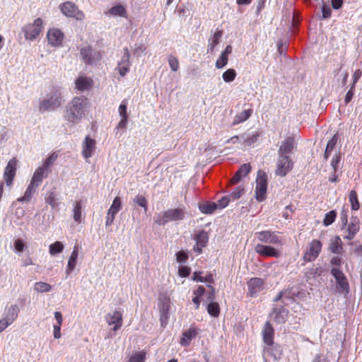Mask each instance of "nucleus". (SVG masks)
<instances>
[{"mask_svg": "<svg viewBox=\"0 0 362 362\" xmlns=\"http://www.w3.org/2000/svg\"><path fill=\"white\" fill-rule=\"evenodd\" d=\"M361 76H362V71L361 69H357L354 71L353 76H352L353 81L351 84V86H352V88L356 87V84L357 83V82L358 81V80L360 79Z\"/></svg>", "mask_w": 362, "mask_h": 362, "instance_id": "58", "label": "nucleus"}, {"mask_svg": "<svg viewBox=\"0 0 362 362\" xmlns=\"http://www.w3.org/2000/svg\"><path fill=\"white\" fill-rule=\"evenodd\" d=\"M188 255L186 252L180 250L176 253V259L178 262L185 263L188 259Z\"/></svg>", "mask_w": 362, "mask_h": 362, "instance_id": "55", "label": "nucleus"}, {"mask_svg": "<svg viewBox=\"0 0 362 362\" xmlns=\"http://www.w3.org/2000/svg\"><path fill=\"white\" fill-rule=\"evenodd\" d=\"M339 139V136L337 134H335L332 139L328 141L327 144V147L324 153V158L327 160L329 156L331 155L332 151L335 148V146Z\"/></svg>", "mask_w": 362, "mask_h": 362, "instance_id": "32", "label": "nucleus"}, {"mask_svg": "<svg viewBox=\"0 0 362 362\" xmlns=\"http://www.w3.org/2000/svg\"><path fill=\"white\" fill-rule=\"evenodd\" d=\"M42 29L43 21L41 18H37L33 23L26 24L22 30L26 40H34L39 36Z\"/></svg>", "mask_w": 362, "mask_h": 362, "instance_id": "6", "label": "nucleus"}, {"mask_svg": "<svg viewBox=\"0 0 362 362\" xmlns=\"http://www.w3.org/2000/svg\"><path fill=\"white\" fill-rule=\"evenodd\" d=\"M341 161V155L339 153H336L331 161V165L334 171L338 170L339 164Z\"/></svg>", "mask_w": 362, "mask_h": 362, "instance_id": "53", "label": "nucleus"}, {"mask_svg": "<svg viewBox=\"0 0 362 362\" xmlns=\"http://www.w3.org/2000/svg\"><path fill=\"white\" fill-rule=\"evenodd\" d=\"M194 239L196 240V245L194 247V250L198 254H200L202 252V248L206 247L208 243V233L204 230H201L195 234Z\"/></svg>", "mask_w": 362, "mask_h": 362, "instance_id": "19", "label": "nucleus"}, {"mask_svg": "<svg viewBox=\"0 0 362 362\" xmlns=\"http://www.w3.org/2000/svg\"><path fill=\"white\" fill-rule=\"evenodd\" d=\"M118 112H119V116L121 117H128L127 100H124L122 101L120 105L119 106Z\"/></svg>", "mask_w": 362, "mask_h": 362, "instance_id": "50", "label": "nucleus"}, {"mask_svg": "<svg viewBox=\"0 0 362 362\" xmlns=\"http://www.w3.org/2000/svg\"><path fill=\"white\" fill-rule=\"evenodd\" d=\"M332 275L334 277L337 288L339 292H349V285L348 280L339 268L333 267L331 270Z\"/></svg>", "mask_w": 362, "mask_h": 362, "instance_id": "12", "label": "nucleus"}, {"mask_svg": "<svg viewBox=\"0 0 362 362\" xmlns=\"http://www.w3.org/2000/svg\"><path fill=\"white\" fill-rule=\"evenodd\" d=\"M207 287L210 289L207 293V299L209 300H214L216 298L215 288L210 284L207 285Z\"/></svg>", "mask_w": 362, "mask_h": 362, "instance_id": "64", "label": "nucleus"}, {"mask_svg": "<svg viewBox=\"0 0 362 362\" xmlns=\"http://www.w3.org/2000/svg\"><path fill=\"white\" fill-rule=\"evenodd\" d=\"M60 10L63 14L69 18H74L77 21L84 19V13L78 10V7L70 1H66L60 5Z\"/></svg>", "mask_w": 362, "mask_h": 362, "instance_id": "9", "label": "nucleus"}, {"mask_svg": "<svg viewBox=\"0 0 362 362\" xmlns=\"http://www.w3.org/2000/svg\"><path fill=\"white\" fill-rule=\"evenodd\" d=\"M267 190V175L265 172L259 170L257 172L255 187V198L258 202H262L266 198Z\"/></svg>", "mask_w": 362, "mask_h": 362, "instance_id": "7", "label": "nucleus"}, {"mask_svg": "<svg viewBox=\"0 0 362 362\" xmlns=\"http://www.w3.org/2000/svg\"><path fill=\"white\" fill-rule=\"evenodd\" d=\"M349 200L351 204L352 211H357L360 209V204L358 199V194L356 190L352 189L349 192Z\"/></svg>", "mask_w": 362, "mask_h": 362, "instance_id": "33", "label": "nucleus"}, {"mask_svg": "<svg viewBox=\"0 0 362 362\" xmlns=\"http://www.w3.org/2000/svg\"><path fill=\"white\" fill-rule=\"evenodd\" d=\"M34 289L40 293L49 292L52 289V286L45 282H37L34 286Z\"/></svg>", "mask_w": 362, "mask_h": 362, "instance_id": "44", "label": "nucleus"}, {"mask_svg": "<svg viewBox=\"0 0 362 362\" xmlns=\"http://www.w3.org/2000/svg\"><path fill=\"white\" fill-rule=\"evenodd\" d=\"M64 247V245L62 242L56 241L49 245V252L51 255L54 256L62 252Z\"/></svg>", "mask_w": 362, "mask_h": 362, "instance_id": "39", "label": "nucleus"}, {"mask_svg": "<svg viewBox=\"0 0 362 362\" xmlns=\"http://www.w3.org/2000/svg\"><path fill=\"white\" fill-rule=\"evenodd\" d=\"M230 199L231 198L230 196L223 197L221 199L218 200L217 203H216L217 208L223 209L227 206L230 202Z\"/></svg>", "mask_w": 362, "mask_h": 362, "instance_id": "54", "label": "nucleus"}, {"mask_svg": "<svg viewBox=\"0 0 362 362\" xmlns=\"http://www.w3.org/2000/svg\"><path fill=\"white\" fill-rule=\"evenodd\" d=\"M354 90H355V87L352 88V86H351L349 90H348V92L346 93V94L345 95V98H344L345 105L349 104L351 101V100L354 97Z\"/></svg>", "mask_w": 362, "mask_h": 362, "instance_id": "57", "label": "nucleus"}, {"mask_svg": "<svg viewBox=\"0 0 362 362\" xmlns=\"http://www.w3.org/2000/svg\"><path fill=\"white\" fill-rule=\"evenodd\" d=\"M262 333L264 344L269 347L273 346L274 343V329L269 321L265 322Z\"/></svg>", "mask_w": 362, "mask_h": 362, "instance_id": "18", "label": "nucleus"}, {"mask_svg": "<svg viewBox=\"0 0 362 362\" xmlns=\"http://www.w3.org/2000/svg\"><path fill=\"white\" fill-rule=\"evenodd\" d=\"M247 285L248 296L254 297L264 289V281L261 278L254 277L247 282Z\"/></svg>", "mask_w": 362, "mask_h": 362, "instance_id": "16", "label": "nucleus"}, {"mask_svg": "<svg viewBox=\"0 0 362 362\" xmlns=\"http://www.w3.org/2000/svg\"><path fill=\"white\" fill-rule=\"evenodd\" d=\"M281 234V233L277 230H265L256 232L255 236L262 244L282 246L284 241Z\"/></svg>", "mask_w": 362, "mask_h": 362, "instance_id": "3", "label": "nucleus"}, {"mask_svg": "<svg viewBox=\"0 0 362 362\" xmlns=\"http://www.w3.org/2000/svg\"><path fill=\"white\" fill-rule=\"evenodd\" d=\"M197 335V329L194 327H191L187 331L184 332L180 339V344L183 346H188L193 338Z\"/></svg>", "mask_w": 362, "mask_h": 362, "instance_id": "27", "label": "nucleus"}, {"mask_svg": "<svg viewBox=\"0 0 362 362\" xmlns=\"http://www.w3.org/2000/svg\"><path fill=\"white\" fill-rule=\"evenodd\" d=\"M191 272V269L187 266L180 267L178 269V274L181 277H187Z\"/></svg>", "mask_w": 362, "mask_h": 362, "instance_id": "56", "label": "nucleus"}, {"mask_svg": "<svg viewBox=\"0 0 362 362\" xmlns=\"http://www.w3.org/2000/svg\"><path fill=\"white\" fill-rule=\"evenodd\" d=\"M14 247L17 252H22L24 250L25 245L21 239H17L14 242Z\"/></svg>", "mask_w": 362, "mask_h": 362, "instance_id": "62", "label": "nucleus"}, {"mask_svg": "<svg viewBox=\"0 0 362 362\" xmlns=\"http://www.w3.org/2000/svg\"><path fill=\"white\" fill-rule=\"evenodd\" d=\"M293 168V162L289 156H279L275 174L280 177H285Z\"/></svg>", "mask_w": 362, "mask_h": 362, "instance_id": "8", "label": "nucleus"}, {"mask_svg": "<svg viewBox=\"0 0 362 362\" xmlns=\"http://www.w3.org/2000/svg\"><path fill=\"white\" fill-rule=\"evenodd\" d=\"M329 250L334 254H341L343 250L341 240L339 236H335L332 240L328 247Z\"/></svg>", "mask_w": 362, "mask_h": 362, "instance_id": "30", "label": "nucleus"}, {"mask_svg": "<svg viewBox=\"0 0 362 362\" xmlns=\"http://www.w3.org/2000/svg\"><path fill=\"white\" fill-rule=\"evenodd\" d=\"M62 93L55 89L52 93L47 95V98L42 100L40 103L39 109L40 112L46 111H53L61 107L63 103Z\"/></svg>", "mask_w": 362, "mask_h": 362, "instance_id": "4", "label": "nucleus"}, {"mask_svg": "<svg viewBox=\"0 0 362 362\" xmlns=\"http://www.w3.org/2000/svg\"><path fill=\"white\" fill-rule=\"evenodd\" d=\"M108 13L112 16H119L122 17L127 18V12L126 8L122 5H117L112 7L109 11Z\"/></svg>", "mask_w": 362, "mask_h": 362, "instance_id": "36", "label": "nucleus"}, {"mask_svg": "<svg viewBox=\"0 0 362 362\" xmlns=\"http://www.w3.org/2000/svg\"><path fill=\"white\" fill-rule=\"evenodd\" d=\"M57 196L55 188L48 191L45 196V204L49 205L52 209H57L59 206Z\"/></svg>", "mask_w": 362, "mask_h": 362, "instance_id": "28", "label": "nucleus"}, {"mask_svg": "<svg viewBox=\"0 0 362 362\" xmlns=\"http://www.w3.org/2000/svg\"><path fill=\"white\" fill-rule=\"evenodd\" d=\"M88 106V98L85 96L74 97L66 106L64 118L71 122H78L84 116Z\"/></svg>", "mask_w": 362, "mask_h": 362, "instance_id": "1", "label": "nucleus"}, {"mask_svg": "<svg viewBox=\"0 0 362 362\" xmlns=\"http://www.w3.org/2000/svg\"><path fill=\"white\" fill-rule=\"evenodd\" d=\"M168 63L173 71H177L179 69V61L175 57L170 55L168 57Z\"/></svg>", "mask_w": 362, "mask_h": 362, "instance_id": "48", "label": "nucleus"}, {"mask_svg": "<svg viewBox=\"0 0 362 362\" xmlns=\"http://www.w3.org/2000/svg\"><path fill=\"white\" fill-rule=\"evenodd\" d=\"M255 251L259 255L264 257H275L279 258L281 255V252L277 248L270 245L258 243L255 247Z\"/></svg>", "mask_w": 362, "mask_h": 362, "instance_id": "11", "label": "nucleus"}, {"mask_svg": "<svg viewBox=\"0 0 362 362\" xmlns=\"http://www.w3.org/2000/svg\"><path fill=\"white\" fill-rule=\"evenodd\" d=\"M217 209V205L215 202H209L199 206V209L202 213L205 214H211Z\"/></svg>", "mask_w": 362, "mask_h": 362, "instance_id": "40", "label": "nucleus"}, {"mask_svg": "<svg viewBox=\"0 0 362 362\" xmlns=\"http://www.w3.org/2000/svg\"><path fill=\"white\" fill-rule=\"evenodd\" d=\"M117 213H118V211L117 210L112 209L110 206V208L109 209V210L107 211V217H106V221H105L106 226H109L112 224V223L115 220V216Z\"/></svg>", "mask_w": 362, "mask_h": 362, "instance_id": "47", "label": "nucleus"}, {"mask_svg": "<svg viewBox=\"0 0 362 362\" xmlns=\"http://www.w3.org/2000/svg\"><path fill=\"white\" fill-rule=\"evenodd\" d=\"M106 320L109 326L113 325L112 330L117 331L122 325V314L118 310H115L112 314H108Z\"/></svg>", "mask_w": 362, "mask_h": 362, "instance_id": "20", "label": "nucleus"}, {"mask_svg": "<svg viewBox=\"0 0 362 362\" xmlns=\"http://www.w3.org/2000/svg\"><path fill=\"white\" fill-rule=\"evenodd\" d=\"M337 217V212L334 210H332L325 214V218L323 220V223L325 226H328L333 223Z\"/></svg>", "mask_w": 362, "mask_h": 362, "instance_id": "46", "label": "nucleus"}, {"mask_svg": "<svg viewBox=\"0 0 362 362\" xmlns=\"http://www.w3.org/2000/svg\"><path fill=\"white\" fill-rule=\"evenodd\" d=\"M259 136V134L256 133V134H252L250 136H248L247 139H245L244 140V144L245 145L250 146L252 144L255 143L257 141Z\"/></svg>", "mask_w": 362, "mask_h": 362, "instance_id": "61", "label": "nucleus"}, {"mask_svg": "<svg viewBox=\"0 0 362 362\" xmlns=\"http://www.w3.org/2000/svg\"><path fill=\"white\" fill-rule=\"evenodd\" d=\"M19 313V308L16 305H11L8 308L6 316V319L9 321V322L13 323V322L17 318Z\"/></svg>", "mask_w": 362, "mask_h": 362, "instance_id": "37", "label": "nucleus"}, {"mask_svg": "<svg viewBox=\"0 0 362 362\" xmlns=\"http://www.w3.org/2000/svg\"><path fill=\"white\" fill-rule=\"evenodd\" d=\"M322 248V243L317 239H313L306 246L303 252V259L305 262L315 260L320 255Z\"/></svg>", "mask_w": 362, "mask_h": 362, "instance_id": "5", "label": "nucleus"}, {"mask_svg": "<svg viewBox=\"0 0 362 362\" xmlns=\"http://www.w3.org/2000/svg\"><path fill=\"white\" fill-rule=\"evenodd\" d=\"M222 36V31L217 30L213 35L212 40L209 41L208 45V52H213L214 47L218 44L220 38Z\"/></svg>", "mask_w": 362, "mask_h": 362, "instance_id": "42", "label": "nucleus"}, {"mask_svg": "<svg viewBox=\"0 0 362 362\" xmlns=\"http://www.w3.org/2000/svg\"><path fill=\"white\" fill-rule=\"evenodd\" d=\"M18 160L16 158L11 159L5 168L4 172V179L6 185L11 187L13 185L14 177L16 174Z\"/></svg>", "mask_w": 362, "mask_h": 362, "instance_id": "14", "label": "nucleus"}, {"mask_svg": "<svg viewBox=\"0 0 362 362\" xmlns=\"http://www.w3.org/2000/svg\"><path fill=\"white\" fill-rule=\"evenodd\" d=\"M206 310L211 317H218L221 312L220 305L217 302H211L208 304Z\"/></svg>", "mask_w": 362, "mask_h": 362, "instance_id": "34", "label": "nucleus"}, {"mask_svg": "<svg viewBox=\"0 0 362 362\" xmlns=\"http://www.w3.org/2000/svg\"><path fill=\"white\" fill-rule=\"evenodd\" d=\"M146 355V354L144 351L136 352L130 356L127 362H144Z\"/></svg>", "mask_w": 362, "mask_h": 362, "instance_id": "43", "label": "nucleus"}, {"mask_svg": "<svg viewBox=\"0 0 362 362\" xmlns=\"http://www.w3.org/2000/svg\"><path fill=\"white\" fill-rule=\"evenodd\" d=\"M82 156L84 158H90L96 148V141L94 139L86 136L82 144Z\"/></svg>", "mask_w": 362, "mask_h": 362, "instance_id": "17", "label": "nucleus"}, {"mask_svg": "<svg viewBox=\"0 0 362 362\" xmlns=\"http://www.w3.org/2000/svg\"><path fill=\"white\" fill-rule=\"evenodd\" d=\"M344 228V239L353 240L360 230V221L355 216L351 217L350 222L347 223Z\"/></svg>", "mask_w": 362, "mask_h": 362, "instance_id": "13", "label": "nucleus"}, {"mask_svg": "<svg viewBox=\"0 0 362 362\" xmlns=\"http://www.w3.org/2000/svg\"><path fill=\"white\" fill-rule=\"evenodd\" d=\"M58 158V154L56 152H52L44 161L42 165H41L46 170H48L49 173H51V167L53 165L54 162L57 160Z\"/></svg>", "mask_w": 362, "mask_h": 362, "instance_id": "38", "label": "nucleus"}, {"mask_svg": "<svg viewBox=\"0 0 362 362\" xmlns=\"http://www.w3.org/2000/svg\"><path fill=\"white\" fill-rule=\"evenodd\" d=\"M228 57L225 54H221L220 57L216 62V67L217 69H221L225 66L228 63Z\"/></svg>", "mask_w": 362, "mask_h": 362, "instance_id": "51", "label": "nucleus"}, {"mask_svg": "<svg viewBox=\"0 0 362 362\" xmlns=\"http://www.w3.org/2000/svg\"><path fill=\"white\" fill-rule=\"evenodd\" d=\"M38 186L35 185V184L30 182L28 187L24 192L23 196L18 198L17 201L20 202H29L31 201L33 195L36 192V189Z\"/></svg>", "mask_w": 362, "mask_h": 362, "instance_id": "29", "label": "nucleus"}, {"mask_svg": "<svg viewBox=\"0 0 362 362\" xmlns=\"http://www.w3.org/2000/svg\"><path fill=\"white\" fill-rule=\"evenodd\" d=\"M49 173L48 170L40 166L34 172L30 182L39 187L42 184L43 179L46 178Z\"/></svg>", "mask_w": 362, "mask_h": 362, "instance_id": "23", "label": "nucleus"}, {"mask_svg": "<svg viewBox=\"0 0 362 362\" xmlns=\"http://www.w3.org/2000/svg\"><path fill=\"white\" fill-rule=\"evenodd\" d=\"M251 169L250 163L243 164L230 179V184L235 185L238 183L243 177L247 176L250 173Z\"/></svg>", "mask_w": 362, "mask_h": 362, "instance_id": "21", "label": "nucleus"}, {"mask_svg": "<svg viewBox=\"0 0 362 362\" xmlns=\"http://www.w3.org/2000/svg\"><path fill=\"white\" fill-rule=\"evenodd\" d=\"M159 301V309L160 312L161 319L163 317L167 318L170 310V298L169 296L165 295L160 297Z\"/></svg>", "mask_w": 362, "mask_h": 362, "instance_id": "25", "label": "nucleus"}, {"mask_svg": "<svg viewBox=\"0 0 362 362\" xmlns=\"http://www.w3.org/2000/svg\"><path fill=\"white\" fill-rule=\"evenodd\" d=\"M81 56L86 64L92 65L101 60L102 56L99 51L93 49L90 46L81 48Z\"/></svg>", "mask_w": 362, "mask_h": 362, "instance_id": "10", "label": "nucleus"}, {"mask_svg": "<svg viewBox=\"0 0 362 362\" xmlns=\"http://www.w3.org/2000/svg\"><path fill=\"white\" fill-rule=\"evenodd\" d=\"M81 209L82 202L81 201H76L74 203L73 209V218L76 223L81 222Z\"/></svg>", "mask_w": 362, "mask_h": 362, "instance_id": "35", "label": "nucleus"}, {"mask_svg": "<svg viewBox=\"0 0 362 362\" xmlns=\"http://www.w3.org/2000/svg\"><path fill=\"white\" fill-rule=\"evenodd\" d=\"M205 288L203 286H199L197 289L193 291L194 297L202 298L205 293Z\"/></svg>", "mask_w": 362, "mask_h": 362, "instance_id": "63", "label": "nucleus"}, {"mask_svg": "<svg viewBox=\"0 0 362 362\" xmlns=\"http://www.w3.org/2000/svg\"><path fill=\"white\" fill-rule=\"evenodd\" d=\"M130 61L121 60L118 62L117 68L121 76H124L129 71Z\"/></svg>", "mask_w": 362, "mask_h": 362, "instance_id": "41", "label": "nucleus"}, {"mask_svg": "<svg viewBox=\"0 0 362 362\" xmlns=\"http://www.w3.org/2000/svg\"><path fill=\"white\" fill-rule=\"evenodd\" d=\"M294 146V139L293 137H287L281 144L278 151L279 156H288L293 150Z\"/></svg>", "mask_w": 362, "mask_h": 362, "instance_id": "24", "label": "nucleus"}, {"mask_svg": "<svg viewBox=\"0 0 362 362\" xmlns=\"http://www.w3.org/2000/svg\"><path fill=\"white\" fill-rule=\"evenodd\" d=\"M93 86V79L86 76H79L75 81L76 88L79 91L88 90L90 89Z\"/></svg>", "mask_w": 362, "mask_h": 362, "instance_id": "22", "label": "nucleus"}, {"mask_svg": "<svg viewBox=\"0 0 362 362\" xmlns=\"http://www.w3.org/2000/svg\"><path fill=\"white\" fill-rule=\"evenodd\" d=\"M252 109H247L236 115L233 121V125H237L246 121L252 115Z\"/></svg>", "mask_w": 362, "mask_h": 362, "instance_id": "31", "label": "nucleus"}, {"mask_svg": "<svg viewBox=\"0 0 362 362\" xmlns=\"http://www.w3.org/2000/svg\"><path fill=\"white\" fill-rule=\"evenodd\" d=\"M134 202L136 203L139 206L143 207L145 211L147 210L148 202L144 196L138 194L134 199Z\"/></svg>", "mask_w": 362, "mask_h": 362, "instance_id": "49", "label": "nucleus"}, {"mask_svg": "<svg viewBox=\"0 0 362 362\" xmlns=\"http://www.w3.org/2000/svg\"><path fill=\"white\" fill-rule=\"evenodd\" d=\"M236 71L233 69H229L223 74V79L225 82L229 83L235 80L236 77Z\"/></svg>", "mask_w": 362, "mask_h": 362, "instance_id": "45", "label": "nucleus"}, {"mask_svg": "<svg viewBox=\"0 0 362 362\" xmlns=\"http://www.w3.org/2000/svg\"><path fill=\"white\" fill-rule=\"evenodd\" d=\"M185 208H175L164 211L158 214L155 219V223L159 226H164L168 222L182 221L185 218Z\"/></svg>", "mask_w": 362, "mask_h": 362, "instance_id": "2", "label": "nucleus"}, {"mask_svg": "<svg viewBox=\"0 0 362 362\" xmlns=\"http://www.w3.org/2000/svg\"><path fill=\"white\" fill-rule=\"evenodd\" d=\"M245 189L240 186L236 187L235 190L229 195L233 200L238 199L243 194Z\"/></svg>", "mask_w": 362, "mask_h": 362, "instance_id": "52", "label": "nucleus"}, {"mask_svg": "<svg viewBox=\"0 0 362 362\" xmlns=\"http://www.w3.org/2000/svg\"><path fill=\"white\" fill-rule=\"evenodd\" d=\"M79 247L77 244L74 246L71 255L68 260V264L66 269V274H70L74 269L76 265V261L78 255Z\"/></svg>", "mask_w": 362, "mask_h": 362, "instance_id": "26", "label": "nucleus"}, {"mask_svg": "<svg viewBox=\"0 0 362 362\" xmlns=\"http://www.w3.org/2000/svg\"><path fill=\"white\" fill-rule=\"evenodd\" d=\"M322 18L327 19L331 17L332 10L329 6L325 4L322 7Z\"/></svg>", "mask_w": 362, "mask_h": 362, "instance_id": "59", "label": "nucleus"}, {"mask_svg": "<svg viewBox=\"0 0 362 362\" xmlns=\"http://www.w3.org/2000/svg\"><path fill=\"white\" fill-rule=\"evenodd\" d=\"M47 38L49 45L52 47H59L63 43L64 34L61 30L53 28L48 30Z\"/></svg>", "mask_w": 362, "mask_h": 362, "instance_id": "15", "label": "nucleus"}, {"mask_svg": "<svg viewBox=\"0 0 362 362\" xmlns=\"http://www.w3.org/2000/svg\"><path fill=\"white\" fill-rule=\"evenodd\" d=\"M111 207L115 210H117L118 212L122 209V201L119 196H117L115 197L112 204L111 205Z\"/></svg>", "mask_w": 362, "mask_h": 362, "instance_id": "60", "label": "nucleus"}]
</instances>
